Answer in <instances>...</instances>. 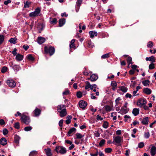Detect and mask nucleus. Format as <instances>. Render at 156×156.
<instances>
[{"mask_svg": "<svg viewBox=\"0 0 156 156\" xmlns=\"http://www.w3.org/2000/svg\"><path fill=\"white\" fill-rule=\"evenodd\" d=\"M44 51L46 53H49L51 56L54 53L55 49L52 47H48L46 46L44 48Z\"/></svg>", "mask_w": 156, "mask_h": 156, "instance_id": "1", "label": "nucleus"}, {"mask_svg": "<svg viewBox=\"0 0 156 156\" xmlns=\"http://www.w3.org/2000/svg\"><path fill=\"white\" fill-rule=\"evenodd\" d=\"M55 151L57 153H59L61 154H64L66 152V150L65 148L62 146H57L55 148Z\"/></svg>", "mask_w": 156, "mask_h": 156, "instance_id": "2", "label": "nucleus"}, {"mask_svg": "<svg viewBox=\"0 0 156 156\" xmlns=\"http://www.w3.org/2000/svg\"><path fill=\"white\" fill-rule=\"evenodd\" d=\"M21 121L25 124L28 125L30 122V119L29 117L25 115H22L21 118Z\"/></svg>", "mask_w": 156, "mask_h": 156, "instance_id": "3", "label": "nucleus"}, {"mask_svg": "<svg viewBox=\"0 0 156 156\" xmlns=\"http://www.w3.org/2000/svg\"><path fill=\"white\" fill-rule=\"evenodd\" d=\"M40 9L38 8H37L34 12H31L29 14V16L30 17H35L39 16L40 13Z\"/></svg>", "mask_w": 156, "mask_h": 156, "instance_id": "4", "label": "nucleus"}, {"mask_svg": "<svg viewBox=\"0 0 156 156\" xmlns=\"http://www.w3.org/2000/svg\"><path fill=\"white\" fill-rule=\"evenodd\" d=\"M122 141V137H115L112 143L115 145H120L121 142Z\"/></svg>", "mask_w": 156, "mask_h": 156, "instance_id": "5", "label": "nucleus"}, {"mask_svg": "<svg viewBox=\"0 0 156 156\" xmlns=\"http://www.w3.org/2000/svg\"><path fill=\"white\" fill-rule=\"evenodd\" d=\"M79 107L83 109H84L87 105V103L83 100H81L79 102Z\"/></svg>", "mask_w": 156, "mask_h": 156, "instance_id": "6", "label": "nucleus"}, {"mask_svg": "<svg viewBox=\"0 0 156 156\" xmlns=\"http://www.w3.org/2000/svg\"><path fill=\"white\" fill-rule=\"evenodd\" d=\"M7 83L11 87H13L16 85V83L12 79L8 80L7 81Z\"/></svg>", "mask_w": 156, "mask_h": 156, "instance_id": "7", "label": "nucleus"}, {"mask_svg": "<svg viewBox=\"0 0 156 156\" xmlns=\"http://www.w3.org/2000/svg\"><path fill=\"white\" fill-rule=\"evenodd\" d=\"M146 100L145 99H142L139 100L137 103V105L140 107H141L146 104Z\"/></svg>", "mask_w": 156, "mask_h": 156, "instance_id": "8", "label": "nucleus"}, {"mask_svg": "<svg viewBox=\"0 0 156 156\" xmlns=\"http://www.w3.org/2000/svg\"><path fill=\"white\" fill-rule=\"evenodd\" d=\"M83 137H76L75 138V142L77 144L82 143L83 141Z\"/></svg>", "mask_w": 156, "mask_h": 156, "instance_id": "9", "label": "nucleus"}, {"mask_svg": "<svg viewBox=\"0 0 156 156\" xmlns=\"http://www.w3.org/2000/svg\"><path fill=\"white\" fill-rule=\"evenodd\" d=\"M129 111V109L127 108V107H122L121 109L120 112L122 114H125Z\"/></svg>", "mask_w": 156, "mask_h": 156, "instance_id": "10", "label": "nucleus"}, {"mask_svg": "<svg viewBox=\"0 0 156 156\" xmlns=\"http://www.w3.org/2000/svg\"><path fill=\"white\" fill-rule=\"evenodd\" d=\"M44 150L47 156H52V155L51 148L47 147V148L45 149Z\"/></svg>", "mask_w": 156, "mask_h": 156, "instance_id": "11", "label": "nucleus"}, {"mask_svg": "<svg viewBox=\"0 0 156 156\" xmlns=\"http://www.w3.org/2000/svg\"><path fill=\"white\" fill-rule=\"evenodd\" d=\"M150 153L152 156H154L156 154V147L155 146H153L152 147Z\"/></svg>", "mask_w": 156, "mask_h": 156, "instance_id": "12", "label": "nucleus"}, {"mask_svg": "<svg viewBox=\"0 0 156 156\" xmlns=\"http://www.w3.org/2000/svg\"><path fill=\"white\" fill-rule=\"evenodd\" d=\"M76 131V129L74 128H72L70 129L68 132V136H72Z\"/></svg>", "mask_w": 156, "mask_h": 156, "instance_id": "13", "label": "nucleus"}, {"mask_svg": "<svg viewBox=\"0 0 156 156\" xmlns=\"http://www.w3.org/2000/svg\"><path fill=\"white\" fill-rule=\"evenodd\" d=\"M58 112L60 113V115L61 117L65 116L67 115V112L66 108H63L61 111Z\"/></svg>", "mask_w": 156, "mask_h": 156, "instance_id": "14", "label": "nucleus"}, {"mask_svg": "<svg viewBox=\"0 0 156 156\" xmlns=\"http://www.w3.org/2000/svg\"><path fill=\"white\" fill-rule=\"evenodd\" d=\"M23 55L18 54L16 56V59L18 61H20L23 59Z\"/></svg>", "mask_w": 156, "mask_h": 156, "instance_id": "15", "label": "nucleus"}, {"mask_svg": "<svg viewBox=\"0 0 156 156\" xmlns=\"http://www.w3.org/2000/svg\"><path fill=\"white\" fill-rule=\"evenodd\" d=\"M45 39L41 37H38L37 42L40 44H41L45 42Z\"/></svg>", "mask_w": 156, "mask_h": 156, "instance_id": "16", "label": "nucleus"}, {"mask_svg": "<svg viewBox=\"0 0 156 156\" xmlns=\"http://www.w3.org/2000/svg\"><path fill=\"white\" fill-rule=\"evenodd\" d=\"M90 37L93 38L94 36H97L98 34L97 32L96 31H91L89 32Z\"/></svg>", "mask_w": 156, "mask_h": 156, "instance_id": "17", "label": "nucleus"}, {"mask_svg": "<svg viewBox=\"0 0 156 156\" xmlns=\"http://www.w3.org/2000/svg\"><path fill=\"white\" fill-rule=\"evenodd\" d=\"M111 85L112 87V89L113 90H115L117 86V83L115 81H112Z\"/></svg>", "mask_w": 156, "mask_h": 156, "instance_id": "18", "label": "nucleus"}, {"mask_svg": "<svg viewBox=\"0 0 156 156\" xmlns=\"http://www.w3.org/2000/svg\"><path fill=\"white\" fill-rule=\"evenodd\" d=\"M98 76L95 74H93L91 76L90 80L92 81H96L98 79Z\"/></svg>", "mask_w": 156, "mask_h": 156, "instance_id": "19", "label": "nucleus"}, {"mask_svg": "<svg viewBox=\"0 0 156 156\" xmlns=\"http://www.w3.org/2000/svg\"><path fill=\"white\" fill-rule=\"evenodd\" d=\"M146 61H149L151 62H155V58L153 56H151L149 57H147L146 58Z\"/></svg>", "mask_w": 156, "mask_h": 156, "instance_id": "20", "label": "nucleus"}, {"mask_svg": "<svg viewBox=\"0 0 156 156\" xmlns=\"http://www.w3.org/2000/svg\"><path fill=\"white\" fill-rule=\"evenodd\" d=\"M7 142L6 139L3 137H2L0 140V144L4 145L7 144Z\"/></svg>", "mask_w": 156, "mask_h": 156, "instance_id": "21", "label": "nucleus"}, {"mask_svg": "<svg viewBox=\"0 0 156 156\" xmlns=\"http://www.w3.org/2000/svg\"><path fill=\"white\" fill-rule=\"evenodd\" d=\"M106 111L107 112H109L112 110H113V108L112 106H110L109 105H106L104 107Z\"/></svg>", "mask_w": 156, "mask_h": 156, "instance_id": "22", "label": "nucleus"}, {"mask_svg": "<svg viewBox=\"0 0 156 156\" xmlns=\"http://www.w3.org/2000/svg\"><path fill=\"white\" fill-rule=\"evenodd\" d=\"M148 117H146L143 119L141 123L144 125H146L148 124Z\"/></svg>", "mask_w": 156, "mask_h": 156, "instance_id": "23", "label": "nucleus"}, {"mask_svg": "<svg viewBox=\"0 0 156 156\" xmlns=\"http://www.w3.org/2000/svg\"><path fill=\"white\" fill-rule=\"evenodd\" d=\"M65 23V19H62L59 20V26L60 27H62L63 26Z\"/></svg>", "mask_w": 156, "mask_h": 156, "instance_id": "24", "label": "nucleus"}, {"mask_svg": "<svg viewBox=\"0 0 156 156\" xmlns=\"http://www.w3.org/2000/svg\"><path fill=\"white\" fill-rule=\"evenodd\" d=\"M75 41V40L74 39L72 40L71 41L69 45V47L70 49L72 48H74V49H75V47L74 44Z\"/></svg>", "mask_w": 156, "mask_h": 156, "instance_id": "25", "label": "nucleus"}, {"mask_svg": "<svg viewBox=\"0 0 156 156\" xmlns=\"http://www.w3.org/2000/svg\"><path fill=\"white\" fill-rule=\"evenodd\" d=\"M139 109L135 108L133 110L132 113L135 116H136L139 114Z\"/></svg>", "mask_w": 156, "mask_h": 156, "instance_id": "26", "label": "nucleus"}, {"mask_svg": "<svg viewBox=\"0 0 156 156\" xmlns=\"http://www.w3.org/2000/svg\"><path fill=\"white\" fill-rule=\"evenodd\" d=\"M65 107V106L64 105H58L57 106V110L58 111V112L59 111H61L63 108H64Z\"/></svg>", "mask_w": 156, "mask_h": 156, "instance_id": "27", "label": "nucleus"}, {"mask_svg": "<svg viewBox=\"0 0 156 156\" xmlns=\"http://www.w3.org/2000/svg\"><path fill=\"white\" fill-rule=\"evenodd\" d=\"M34 112L35 116L39 115L41 113L40 110L38 108H36L34 111Z\"/></svg>", "mask_w": 156, "mask_h": 156, "instance_id": "28", "label": "nucleus"}, {"mask_svg": "<svg viewBox=\"0 0 156 156\" xmlns=\"http://www.w3.org/2000/svg\"><path fill=\"white\" fill-rule=\"evenodd\" d=\"M144 91L145 93L147 94H149L151 93V90L147 88H144Z\"/></svg>", "mask_w": 156, "mask_h": 156, "instance_id": "29", "label": "nucleus"}, {"mask_svg": "<svg viewBox=\"0 0 156 156\" xmlns=\"http://www.w3.org/2000/svg\"><path fill=\"white\" fill-rule=\"evenodd\" d=\"M17 39L16 38H11L9 40V42L13 44H15L16 43V41Z\"/></svg>", "mask_w": 156, "mask_h": 156, "instance_id": "30", "label": "nucleus"}, {"mask_svg": "<svg viewBox=\"0 0 156 156\" xmlns=\"http://www.w3.org/2000/svg\"><path fill=\"white\" fill-rule=\"evenodd\" d=\"M72 116H71L68 115L66 117V123L68 124L71 122L70 120L72 119Z\"/></svg>", "mask_w": 156, "mask_h": 156, "instance_id": "31", "label": "nucleus"}, {"mask_svg": "<svg viewBox=\"0 0 156 156\" xmlns=\"http://www.w3.org/2000/svg\"><path fill=\"white\" fill-rule=\"evenodd\" d=\"M120 90L124 93H126L127 91V88L124 86H122L119 87Z\"/></svg>", "mask_w": 156, "mask_h": 156, "instance_id": "32", "label": "nucleus"}, {"mask_svg": "<svg viewBox=\"0 0 156 156\" xmlns=\"http://www.w3.org/2000/svg\"><path fill=\"white\" fill-rule=\"evenodd\" d=\"M44 26L42 24H39L38 27L37 28L40 31L39 32L41 33V31L43 29Z\"/></svg>", "mask_w": 156, "mask_h": 156, "instance_id": "33", "label": "nucleus"}, {"mask_svg": "<svg viewBox=\"0 0 156 156\" xmlns=\"http://www.w3.org/2000/svg\"><path fill=\"white\" fill-rule=\"evenodd\" d=\"M37 154L36 151H34L31 152L29 155V156H36Z\"/></svg>", "mask_w": 156, "mask_h": 156, "instance_id": "34", "label": "nucleus"}, {"mask_svg": "<svg viewBox=\"0 0 156 156\" xmlns=\"http://www.w3.org/2000/svg\"><path fill=\"white\" fill-rule=\"evenodd\" d=\"M149 83L150 81L148 80H146L142 82V83L145 86H147L149 85Z\"/></svg>", "mask_w": 156, "mask_h": 156, "instance_id": "35", "label": "nucleus"}, {"mask_svg": "<svg viewBox=\"0 0 156 156\" xmlns=\"http://www.w3.org/2000/svg\"><path fill=\"white\" fill-rule=\"evenodd\" d=\"M124 118L125 119V121L126 122H129L130 121V117L128 115H125Z\"/></svg>", "mask_w": 156, "mask_h": 156, "instance_id": "36", "label": "nucleus"}, {"mask_svg": "<svg viewBox=\"0 0 156 156\" xmlns=\"http://www.w3.org/2000/svg\"><path fill=\"white\" fill-rule=\"evenodd\" d=\"M12 68L15 70L16 71L19 70L20 69L19 66L18 65H14L13 66Z\"/></svg>", "mask_w": 156, "mask_h": 156, "instance_id": "37", "label": "nucleus"}, {"mask_svg": "<svg viewBox=\"0 0 156 156\" xmlns=\"http://www.w3.org/2000/svg\"><path fill=\"white\" fill-rule=\"evenodd\" d=\"M120 97H118L117 98H116L115 100V103L116 105L117 106H118L120 104Z\"/></svg>", "mask_w": 156, "mask_h": 156, "instance_id": "38", "label": "nucleus"}, {"mask_svg": "<svg viewBox=\"0 0 156 156\" xmlns=\"http://www.w3.org/2000/svg\"><path fill=\"white\" fill-rule=\"evenodd\" d=\"M153 46V42L151 41H149L147 44V46L148 48H151Z\"/></svg>", "mask_w": 156, "mask_h": 156, "instance_id": "39", "label": "nucleus"}, {"mask_svg": "<svg viewBox=\"0 0 156 156\" xmlns=\"http://www.w3.org/2000/svg\"><path fill=\"white\" fill-rule=\"evenodd\" d=\"M90 87V84L89 82L88 81L86 82V85L85 87V89L87 90Z\"/></svg>", "mask_w": 156, "mask_h": 156, "instance_id": "40", "label": "nucleus"}, {"mask_svg": "<svg viewBox=\"0 0 156 156\" xmlns=\"http://www.w3.org/2000/svg\"><path fill=\"white\" fill-rule=\"evenodd\" d=\"M27 58L29 60L31 61H33L34 59V57L31 55H29L27 56Z\"/></svg>", "mask_w": 156, "mask_h": 156, "instance_id": "41", "label": "nucleus"}, {"mask_svg": "<svg viewBox=\"0 0 156 156\" xmlns=\"http://www.w3.org/2000/svg\"><path fill=\"white\" fill-rule=\"evenodd\" d=\"M57 22V19L56 18L52 19L50 20V23L51 24H55Z\"/></svg>", "mask_w": 156, "mask_h": 156, "instance_id": "42", "label": "nucleus"}, {"mask_svg": "<svg viewBox=\"0 0 156 156\" xmlns=\"http://www.w3.org/2000/svg\"><path fill=\"white\" fill-rule=\"evenodd\" d=\"M4 39V36L2 35H0V45L3 43Z\"/></svg>", "mask_w": 156, "mask_h": 156, "instance_id": "43", "label": "nucleus"}, {"mask_svg": "<svg viewBox=\"0 0 156 156\" xmlns=\"http://www.w3.org/2000/svg\"><path fill=\"white\" fill-rule=\"evenodd\" d=\"M32 129L31 126H27L24 128V130L25 131H28L31 130Z\"/></svg>", "mask_w": 156, "mask_h": 156, "instance_id": "44", "label": "nucleus"}, {"mask_svg": "<svg viewBox=\"0 0 156 156\" xmlns=\"http://www.w3.org/2000/svg\"><path fill=\"white\" fill-rule=\"evenodd\" d=\"M109 53H107L101 56V58L105 59L109 57Z\"/></svg>", "mask_w": 156, "mask_h": 156, "instance_id": "45", "label": "nucleus"}, {"mask_svg": "<svg viewBox=\"0 0 156 156\" xmlns=\"http://www.w3.org/2000/svg\"><path fill=\"white\" fill-rule=\"evenodd\" d=\"M108 122L105 121L103 123V126L105 128H107L108 126Z\"/></svg>", "mask_w": 156, "mask_h": 156, "instance_id": "46", "label": "nucleus"}, {"mask_svg": "<svg viewBox=\"0 0 156 156\" xmlns=\"http://www.w3.org/2000/svg\"><path fill=\"white\" fill-rule=\"evenodd\" d=\"M7 68L6 66H4L2 68L1 71L2 73H4L5 72L7 71Z\"/></svg>", "mask_w": 156, "mask_h": 156, "instance_id": "47", "label": "nucleus"}, {"mask_svg": "<svg viewBox=\"0 0 156 156\" xmlns=\"http://www.w3.org/2000/svg\"><path fill=\"white\" fill-rule=\"evenodd\" d=\"M127 60L129 65L132 64V58L131 57H128Z\"/></svg>", "mask_w": 156, "mask_h": 156, "instance_id": "48", "label": "nucleus"}, {"mask_svg": "<svg viewBox=\"0 0 156 156\" xmlns=\"http://www.w3.org/2000/svg\"><path fill=\"white\" fill-rule=\"evenodd\" d=\"M105 140H102L100 142L99 144V145L100 147H102L105 143Z\"/></svg>", "mask_w": 156, "mask_h": 156, "instance_id": "49", "label": "nucleus"}, {"mask_svg": "<svg viewBox=\"0 0 156 156\" xmlns=\"http://www.w3.org/2000/svg\"><path fill=\"white\" fill-rule=\"evenodd\" d=\"M112 149L110 148H107L105 149V151L106 153H109L111 152Z\"/></svg>", "mask_w": 156, "mask_h": 156, "instance_id": "50", "label": "nucleus"}, {"mask_svg": "<svg viewBox=\"0 0 156 156\" xmlns=\"http://www.w3.org/2000/svg\"><path fill=\"white\" fill-rule=\"evenodd\" d=\"M76 95H77V98H80L82 97V94L81 92L79 91L78 92H77V93L76 94Z\"/></svg>", "mask_w": 156, "mask_h": 156, "instance_id": "51", "label": "nucleus"}, {"mask_svg": "<svg viewBox=\"0 0 156 156\" xmlns=\"http://www.w3.org/2000/svg\"><path fill=\"white\" fill-rule=\"evenodd\" d=\"M82 1V0H77L76 2V6L78 7H80Z\"/></svg>", "mask_w": 156, "mask_h": 156, "instance_id": "52", "label": "nucleus"}, {"mask_svg": "<svg viewBox=\"0 0 156 156\" xmlns=\"http://www.w3.org/2000/svg\"><path fill=\"white\" fill-rule=\"evenodd\" d=\"M149 69H153L154 68V63H152L150 64L149 66Z\"/></svg>", "mask_w": 156, "mask_h": 156, "instance_id": "53", "label": "nucleus"}, {"mask_svg": "<svg viewBox=\"0 0 156 156\" xmlns=\"http://www.w3.org/2000/svg\"><path fill=\"white\" fill-rule=\"evenodd\" d=\"M69 91L68 90L66 89L65 90V91L63 92L62 93V94L63 95H67L69 94Z\"/></svg>", "mask_w": 156, "mask_h": 156, "instance_id": "54", "label": "nucleus"}, {"mask_svg": "<svg viewBox=\"0 0 156 156\" xmlns=\"http://www.w3.org/2000/svg\"><path fill=\"white\" fill-rule=\"evenodd\" d=\"M19 137H15L14 139V142L16 144H18L19 140Z\"/></svg>", "mask_w": 156, "mask_h": 156, "instance_id": "55", "label": "nucleus"}, {"mask_svg": "<svg viewBox=\"0 0 156 156\" xmlns=\"http://www.w3.org/2000/svg\"><path fill=\"white\" fill-rule=\"evenodd\" d=\"M30 4V2H27L24 5V7L25 8H28L29 7V5Z\"/></svg>", "mask_w": 156, "mask_h": 156, "instance_id": "56", "label": "nucleus"}, {"mask_svg": "<svg viewBox=\"0 0 156 156\" xmlns=\"http://www.w3.org/2000/svg\"><path fill=\"white\" fill-rule=\"evenodd\" d=\"M14 127L17 129H19L20 128V124L19 122H16L14 124Z\"/></svg>", "mask_w": 156, "mask_h": 156, "instance_id": "57", "label": "nucleus"}, {"mask_svg": "<svg viewBox=\"0 0 156 156\" xmlns=\"http://www.w3.org/2000/svg\"><path fill=\"white\" fill-rule=\"evenodd\" d=\"M8 131L7 129H4L3 130V133L4 135H6L8 133Z\"/></svg>", "mask_w": 156, "mask_h": 156, "instance_id": "58", "label": "nucleus"}, {"mask_svg": "<svg viewBox=\"0 0 156 156\" xmlns=\"http://www.w3.org/2000/svg\"><path fill=\"white\" fill-rule=\"evenodd\" d=\"M144 146V144L143 142H141L138 145V147L139 148H140L143 147Z\"/></svg>", "mask_w": 156, "mask_h": 156, "instance_id": "59", "label": "nucleus"}, {"mask_svg": "<svg viewBox=\"0 0 156 156\" xmlns=\"http://www.w3.org/2000/svg\"><path fill=\"white\" fill-rule=\"evenodd\" d=\"M63 122V119H61L59 121V125L60 127H62V125Z\"/></svg>", "mask_w": 156, "mask_h": 156, "instance_id": "60", "label": "nucleus"}, {"mask_svg": "<svg viewBox=\"0 0 156 156\" xmlns=\"http://www.w3.org/2000/svg\"><path fill=\"white\" fill-rule=\"evenodd\" d=\"M16 51L17 49L16 48H15L14 49L13 51L12 52V53L13 54L14 56L16 55Z\"/></svg>", "mask_w": 156, "mask_h": 156, "instance_id": "61", "label": "nucleus"}, {"mask_svg": "<svg viewBox=\"0 0 156 156\" xmlns=\"http://www.w3.org/2000/svg\"><path fill=\"white\" fill-rule=\"evenodd\" d=\"M136 83L135 81H131V83L130 85L131 87H134L135 85H136Z\"/></svg>", "mask_w": 156, "mask_h": 156, "instance_id": "62", "label": "nucleus"}, {"mask_svg": "<svg viewBox=\"0 0 156 156\" xmlns=\"http://www.w3.org/2000/svg\"><path fill=\"white\" fill-rule=\"evenodd\" d=\"M11 2V1L10 0H7V1H5L4 3L5 5H7L8 4L10 3Z\"/></svg>", "mask_w": 156, "mask_h": 156, "instance_id": "63", "label": "nucleus"}, {"mask_svg": "<svg viewBox=\"0 0 156 156\" xmlns=\"http://www.w3.org/2000/svg\"><path fill=\"white\" fill-rule=\"evenodd\" d=\"M97 119L98 120H102L103 119V118L101 117V116L99 115H97Z\"/></svg>", "mask_w": 156, "mask_h": 156, "instance_id": "64", "label": "nucleus"}]
</instances>
